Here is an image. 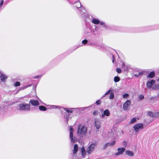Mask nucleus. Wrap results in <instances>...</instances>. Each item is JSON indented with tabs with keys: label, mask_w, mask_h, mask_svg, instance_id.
<instances>
[{
	"label": "nucleus",
	"mask_w": 159,
	"mask_h": 159,
	"mask_svg": "<svg viewBox=\"0 0 159 159\" xmlns=\"http://www.w3.org/2000/svg\"><path fill=\"white\" fill-rule=\"evenodd\" d=\"M149 70L148 69H146L141 70L139 69H136L133 74L136 78H139L143 75L147 76Z\"/></svg>",
	"instance_id": "obj_1"
},
{
	"label": "nucleus",
	"mask_w": 159,
	"mask_h": 159,
	"mask_svg": "<svg viewBox=\"0 0 159 159\" xmlns=\"http://www.w3.org/2000/svg\"><path fill=\"white\" fill-rule=\"evenodd\" d=\"M87 133V129L81 124H80L77 130V134L79 135H85Z\"/></svg>",
	"instance_id": "obj_2"
},
{
	"label": "nucleus",
	"mask_w": 159,
	"mask_h": 159,
	"mask_svg": "<svg viewBox=\"0 0 159 159\" xmlns=\"http://www.w3.org/2000/svg\"><path fill=\"white\" fill-rule=\"evenodd\" d=\"M159 76V70H156L155 71L152 70V71H149L146 77L147 78L152 79L156 76Z\"/></svg>",
	"instance_id": "obj_3"
},
{
	"label": "nucleus",
	"mask_w": 159,
	"mask_h": 159,
	"mask_svg": "<svg viewBox=\"0 0 159 159\" xmlns=\"http://www.w3.org/2000/svg\"><path fill=\"white\" fill-rule=\"evenodd\" d=\"M30 105L25 103L20 104L19 105V110L21 111H28L30 110Z\"/></svg>",
	"instance_id": "obj_4"
},
{
	"label": "nucleus",
	"mask_w": 159,
	"mask_h": 159,
	"mask_svg": "<svg viewBox=\"0 0 159 159\" xmlns=\"http://www.w3.org/2000/svg\"><path fill=\"white\" fill-rule=\"evenodd\" d=\"M135 132H138L140 130H142L144 128L143 123H140L135 125L133 127Z\"/></svg>",
	"instance_id": "obj_5"
},
{
	"label": "nucleus",
	"mask_w": 159,
	"mask_h": 159,
	"mask_svg": "<svg viewBox=\"0 0 159 159\" xmlns=\"http://www.w3.org/2000/svg\"><path fill=\"white\" fill-rule=\"evenodd\" d=\"M86 27L84 30V34L85 35H89V34L92 32V28L89 25H88L87 24H85Z\"/></svg>",
	"instance_id": "obj_6"
},
{
	"label": "nucleus",
	"mask_w": 159,
	"mask_h": 159,
	"mask_svg": "<svg viewBox=\"0 0 159 159\" xmlns=\"http://www.w3.org/2000/svg\"><path fill=\"white\" fill-rule=\"evenodd\" d=\"M96 145V143L91 144L86 149V152L89 154H91Z\"/></svg>",
	"instance_id": "obj_7"
},
{
	"label": "nucleus",
	"mask_w": 159,
	"mask_h": 159,
	"mask_svg": "<svg viewBox=\"0 0 159 159\" xmlns=\"http://www.w3.org/2000/svg\"><path fill=\"white\" fill-rule=\"evenodd\" d=\"M112 90L111 88H110L108 91L103 95L102 96V98L104 97L110 93V95L109 96V98L110 99H113L114 98V96L113 93L112 92Z\"/></svg>",
	"instance_id": "obj_8"
},
{
	"label": "nucleus",
	"mask_w": 159,
	"mask_h": 159,
	"mask_svg": "<svg viewBox=\"0 0 159 159\" xmlns=\"http://www.w3.org/2000/svg\"><path fill=\"white\" fill-rule=\"evenodd\" d=\"M131 104V102L130 100H127L124 103L123 105V108L124 110L128 111L129 110L130 108V105Z\"/></svg>",
	"instance_id": "obj_9"
},
{
	"label": "nucleus",
	"mask_w": 159,
	"mask_h": 159,
	"mask_svg": "<svg viewBox=\"0 0 159 159\" xmlns=\"http://www.w3.org/2000/svg\"><path fill=\"white\" fill-rule=\"evenodd\" d=\"M156 26H148L147 27H145L143 28H141L142 31H140V32H144L148 31L151 30H156L157 28L156 27Z\"/></svg>",
	"instance_id": "obj_10"
},
{
	"label": "nucleus",
	"mask_w": 159,
	"mask_h": 159,
	"mask_svg": "<svg viewBox=\"0 0 159 159\" xmlns=\"http://www.w3.org/2000/svg\"><path fill=\"white\" fill-rule=\"evenodd\" d=\"M125 149L124 148H119L117 149L118 152L115 153V155L118 156L119 155H122L125 151Z\"/></svg>",
	"instance_id": "obj_11"
},
{
	"label": "nucleus",
	"mask_w": 159,
	"mask_h": 159,
	"mask_svg": "<svg viewBox=\"0 0 159 159\" xmlns=\"http://www.w3.org/2000/svg\"><path fill=\"white\" fill-rule=\"evenodd\" d=\"M70 138L71 139L72 142L75 143V138H73V130L72 127H70Z\"/></svg>",
	"instance_id": "obj_12"
},
{
	"label": "nucleus",
	"mask_w": 159,
	"mask_h": 159,
	"mask_svg": "<svg viewBox=\"0 0 159 159\" xmlns=\"http://www.w3.org/2000/svg\"><path fill=\"white\" fill-rule=\"evenodd\" d=\"M155 81L154 80H151L148 82L147 83V86L148 88H152V87L155 84Z\"/></svg>",
	"instance_id": "obj_13"
},
{
	"label": "nucleus",
	"mask_w": 159,
	"mask_h": 159,
	"mask_svg": "<svg viewBox=\"0 0 159 159\" xmlns=\"http://www.w3.org/2000/svg\"><path fill=\"white\" fill-rule=\"evenodd\" d=\"M115 141H113L111 143H106L103 146V149L105 150L108 147H111L114 145L115 143Z\"/></svg>",
	"instance_id": "obj_14"
},
{
	"label": "nucleus",
	"mask_w": 159,
	"mask_h": 159,
	"mask_svg": "<svg viewBox=\"0 0 159 159\" xmlns=\"http://www.w3.org/2000/svg\"><path fill=\"white\" fill-rule=\"evenodd\" d=\"M29 103L31 104L33 106H38L39 105V102L37 100L33 99L30 100Z\"/></svg>",
	"instance_id": "obj_15"
},
{
	"label": "nucleus",
	"mask_w": 159,
	"mask_h": 159,
	"mask_svg": "<svg viewBox=\"0 0 159 159\" xmlns=\"http://www.w3.org/2000/svg\"><path fill=\"white\" fill-rule=\"evenodd\" d=\"M110 115V112L108 109L105 110L102 113L101 115V117L102 118L104 117L105 116H109Z\"/></svg>",
	"instance_id": "obj_16"
},
{
	"label": "nucleus",
	"mask_w": 159,
	"mask_h": 159,
	"mask_svg": "<svg viewBox=\"0 0 159 159\" xmlns=\"http://www.w3.org/2000/svg\"><path fill=\"white\" fill-rule=\"evenodd\" d=\"M95 126L96 127L97 129H99L101 127V123L100 121L98 120L95 119Z\"/></svg>",
	"instance_id": "obj_17"
},
{
	"label": "nucleus",
	"mask_w": 159,
	"mask_h": 159,
	"mask_svg": "<svg viewBox=\"0 0 159 159\" xmlns=\"http://www.w3.org/2000/svg\"><path fill=\"white\" fill-rule=\"evenodd\" d=\"M92 45L95 46L96 48L98 49H100L101 48H104L103 45H100L96 42L92 43Z\"/></svg>",
	"instance_id": "obj_18"
},
{
	"label": "nucleus",
	"mask_w": 159,
	"mask_h": 159,
	"mask_svg": "<svg viewBox=\"0 0 159 159\" xmlns=\"http://www.w3.org/2000/svg\"><path fill=\"white\" fill-rule=\"evenodd\" d=\"M85 19H84V21L85 22V24H87V23H88L89 22L91 21V19H90V16L89 15H86L84 16Z\"/></svg>",
	"instance_id": "obj_19"
},
{
	"label": "nucleus",
	"mask_w": 159,
	"mask_h": 159,
	"mask_svg": "<svg viewBox=\"0 0 159 159\" xmlns=\"http://www.w3.org/2000/svg\"><path fill=\"white\" fill-rule=\"evenodd\" d=\"M125 153L127 155L130 157H133L134 155V153L132 151L129 150L126 151Z\"/></svg>",
	"instance_id": "obj_20"
},
{
	"label": "nucleus",
	"mask_w": 159,
	"mask_h": 159,
	"mask_svg": "<svg viewBox=\"0 0 159 159\" xmlns=\"http://www.w3.org/2000/svg\"><path fill=\"white\" fill-rule=\"evenodd\" d=\"M94 26L95 27V28L94 29H93V34L95 36H97L98 35V34L96 32L98 31V30L99 28L96 25H95Z\"/></svg>",
	"instance_id": "obj_21"
},
{
	"label": "nucleus",
	"mask_w": 159,
	"mask_h": 159,
	"mask_svg": "<svg viewBox=\"0 0 159 159\" xmlns=\"http://www.w3.org/2000/svg\"><path fill=\"white\" fill-rule=\"evenodd\" d=\"M92 23L98 25L99 23H100V21L99 20L96 19L94 18H93L92 20H91Z\"/></svg>",
	"instance_id": "obj_22"
},
{
	"label": "nucleus",
	"mask_w": 159,
	"mask_h": 159,
	"mask_svg": "<svg viewBox=\"0 0 159 159\" xmlns=\"http://www.w3.org/2000/svg\"><path fill=\"white\" fill-rule=\"evenodd\" d=\"M100 25H101L102 26V27H104L105 29H108V28L110 29V28L109 27V26L105 25V22H100Z\"/></svg>",
	"instance_id": "obj_23"
},
{
	"label": "nucleus",
	"mask_w": 159,
	"mask_h": 159,
	"mask_svg": "<svg viewBox=\"0 0 159 159\" xmlns=\"http://www.w3.org/2000/svg\"><path fill=\"white\" fill-rule=\"evenodd\" d=\"M0 74H1L0 76L1 80H6L7 79V76L2 73L1 71H0Z\"/></svg>",
	"instance_id": "obj_24"
},
{
	"label": "nucleus",
	"mask_w": 159,
	"mask_h": 159,
	"mask_svg": "<svg viewBox=\"0 0 159 159\" xmlns=\"http://www.w3.org/2000/svg\"><path fill=\"white\" fill-rule=\"evenodd\" d=\"M78 150V145L77 144H75L74 145L73 150V152L74 154H75L77 152Z\"/></svg>",
	"instance_id": "obj_25"
},
{
	"label": "nucleus",
	"mask_w": 159,
	"mask_h": 159,
	"mask_svg": "<svg viewBox=\"0 0 159 159\" xmlns=\"http://www.w3.org/2000/svg\"><path fill=\"white\" fill-rule=\"evenodd\" d=\"M122 67L123 70L125 71H127L128 70L127 67L126 66L124 62L122 63Z\"/></svg>",
	"instance_id": "obj_26"
},
{
	"label": "nucleus",
	"mask_w": 159,
	"mask_h": 159,
	"mask_svg": "<svg viewBox=\"0 0 159 159\" xmlns=\"http://www.w3.org/2000/svg\"><path fill=\"white\" fill-rule=\"evenodd\" d=\"M43 75V74L40 75L33 77H30V78H29L28 79L30 80H31L32 79H38L39 78H40Z\"/></svg>",
	"instance_id": "obj_27"
},
{
	"label": "nucleus",
	"mask_w": 159,
	"mask_h": 159,
	"mask_svg": "<svg viewBox=\"0 0 159 159\" xmlns=\"http://www.w3.org/2000/svg\"><path fill=\"white\" fill-rule=\"evenodd\" d=\"M82 155L83 157H84L86 154L85 149L84 147H82L81 149Z\"/></svg>",
	"instance_id": "obj_28"
},
{
	"label": "nucleus",
	"mask_w": 159,
	"mask_h": 159,
	"mask_svg": "<svg viewBox=\"0 0 159 159\" xmlns=\"http://www.w3.org/2000/svg\"><path fill=\"white\" fill-rule=\"evenodd\" d=\"M156 98V97H152L148 99V101L149 103H152L154 101V99Z\"/></svg>",
	"instance_id": "obj_29"
},
{
	"label": "nucleus",
	"mask_w": 159,
	"mask_h": 159,
	"mask_svg": "<svg viewBox=\"0 0 159 159\" xmlns=\"http://www.w3.org/2000/svg\"><path fill=\"white\" fill-rule=\"evenodd\" d=\"M138 118H133L131 120V121L130 122V123L131 124L134 123L136 122L137 121V120H138Z\"/></svg>",
	"instance_id": "obj_30"
},
{
	"label": "nucleus",
	"mask_w": 159,
	"mask_h": 159,
	"mask_svg": "<svg viewBox=\"0 0 159 159\" xmlns=\"http://www.w3.org/2000/svg\"><path fill=\"white\" fill-rule=\"evenodd\" d=\"M39 110L41 111H45L46 110V107L43 106H40L39 107Z\"/></svg>",
	"instance_id": "obj_31"
},
{
	"label": "nucleus",
	"mask_w": 159,
	"mask_h": 159,
	"mask_svg": "<svg viewBox=\"0 0 159 159\" xmlns=\"http://www.w3.org/2000/svg\"><path fill=\"white\" fill-rule=\"evenodd\" d=\"M152 89H159V85L155 84L152 87Z\"/></svg>",
	"instance_id": "obj_32"
},
{
	"label": "nucleus",
	"mask_w": 159,
	"mask_h": 159,
	"mask_svg": "<svg viewBox=\"0 0 159 159\" xmlns=\"http://www.w3.org/2000/svg\"><path fill=\"white\" fill-rule=\"evenodd\" d=\"M148 114L150 116L154 118V113L151 111H148Z\"/></svg>",
	"instance_id": "obj_33"
},
{
	"label": "nucleus",
	"mask_w": 159,
	"mask_h": 159,
	"mask_svg": "<svg viewBox=\"0 0 159 159\" xmlns=\"http://www.w3.org/2000/svg\"><path fill=\"white\" fill-rule=\"evenodd\" d=\"M154 118H159V116L158 114V111L154 113Z\"/></svg>",
	"instance_id": "obj_34"
},
{
	"label": "nucleus",
	"mask_w": 159,
	"mask_h": 159,
	"mask_svg": "<svg viewBox=\"0 0 159 159\" xmlns=\"http://www.w3.org/2000/svg\"><path fill=\"white\" fill-rule=\"evenodd\" d=\"M88 41V40L85 39L82 41V43L84 45H85L86 44H87Z\"/></svg>",
	"instance_id": "obj_35"
},
{
	"label": "nucleus",
	"mask_w": 159,
	"mask_h": 159,
	"mask_svg": "<svg viewBox=\"0 0 159 159\" xmlns=\"http://www.w3.org/2000/svg\"><path fill=\"white\" fill-rule=\"evenodd\" d=\"M116 71L119 74L121 72V69L119 68H118L116 69Z\"/></svg>",
	"instance_id": "obj_36"
},
{
	"label": "nucleus",
	"mask_w": 159,
	"mask_h": 159,
	"mask_svg": "<svg viewBox=\"0 0 159 159\" xmlns=\"http://www.w3.org/2000/svg\"><path fill=\"white\" fill-rule=\"evenodd\" d=\"M20 83L19 82H16L14 84V85L15 86H20Z\"/></svg>",
	"instance_id": "obj_37"
},
{
	"label": "nucleus",
	"mask_w": 159,
	"mask_h": 159,
	"mask_svg": "<svg viewBox=\"0 0 159 159\" xmlns=\"http://www.w3.org/2000/svg\"><path fill=\"white\" fill-rule=\"evenodd\" d=\"M112 62L113 63H114L115 62V63H116V61L115 60V56L113 55H112Z\"/></svg>",
	"instance_id": "obj_38"
},
{
	"label": "nucleus",
	"mask_w": 159,
	"mask_h": 159,
	"mask_svg": "<svg viewBox=\"0 0 159 159\" xmlns=\"http://www.w3.org/2000/svg\"><path fill=\"white\" fill-rule=\"evenodd\" d=\"M129 96V95L127 93H125V94H124L123 95V98H127V97H128V96Z\"/></svg>",
	"instance_id": "obj_39"
},
{
	"label": "nucleus",
	"mask_w": 159,
	"mask_h": 159,
	"mask_svg": "<svg viewBox=\"0 0 159 159\" xmlns=\"http://www.w3.org/2000/svg\"><path fill=\"white\" fill-rule=\"evenodd\" d=\"M65 110H66V112L67 113H72L73 112V111L71 110H69L68 109H67V108H66L64 109Z\"/></svg>",
	"instance_id": "obj_40"
},
{
	"label": "nucleus",
	"mask_w": 159,
	"mask_h": 159,
	"mask_svg": "<svg viewBox=\"0 0 159 159\" xmlns=\"http://www.w3.org/2000/svg\"><path fill=\"white\" fill-rule=\"evenodd\" d=\"M68 2H69V3L71 4H75L76 2H77V1H75L74 2H71L70 1H69L68 0Z\"/></svg>",
	"instance_id": "obj_41"
},
{
	"label": "nucleus",
	"mask_w": 159,
	"mask_h": 159,
	"mask_svg": "<svg viewBox=\"0 0 159 159\" xmlns=\"http://www.w3.org/2000/svg\"><path fill=\"white\" fill-rule=\"evenodd\" d=\"M139 97L140 100H142L144 98V96L143 95H139Z\"/></svg>",
	"instance_id": "obj_42"
},
{
	"label": "nucleus",
	"mask_w": 159,
	"mask_h": 159,
	"mask_svg": "<svg viewBox=\"0 0 159 159\" xmlns=\"http://www.w3.org/2000/svg\"><path fill=\"white\" fill-rule=\"evenodd\" d=\"M86 107H82L81 108H73V109H81V111H84Z\"/></svg>",
	"instance_id": "obj_43"
},
{
	"label": "nucleus",
	"mask_w": 159,
	"mask_h": 159,
	"mask_svg": "<svg viewBox=\"0 0 159 159\" xmlns=\"http://www.w3.org/2000/svg\"><path fill=\"white\" fill-rule=\"evenodd\" d=\"M4 1L1 0L0 2V7H1L3 4Z\"/></svg>",
	"instance_id": "obj_44"
},
{
	"label": "nucleus",
	"mask_w": 159,
	"mask_h": 159,
	"mask_svg": "<svg viewBox=\"0 0 159 159\" xmlns=\"http://www.w3.org/2000/svg\"><path fill=\"white\" fill-rule=\"evenodd\" d=\"M93 115L94 116H96L97 115H98V111H93Z\"/></svg>",
	"instance_id": "obj_45"
},
{
	"label": "nucleus",
	"mask_w": 159,
	"mask_h": 159,
	"mask_svg": "<svg viewBox=\"0 0 159 159\" xmlns=\"http://www.w3.org/2000/svg\"><path fill=\"white\" fill-rule=\"evenodd\" d=\"M96 103L97 105H99L101 103L100 100H98L96 102Z\"/></svg>",
	"instance_id": "obj_46"
},
{
	"label": "nucleus",
	"mask_w": 159,
	"mask_h": 159,
	"mask_svg": "<svg viewBox=\"0 0 159 159\" xmlns=\"http://www.w3.org/2000/svg\"><path fill=\"white\" fill-rule=\"evenodd\" d=\"M113 80H120V79L118 76H116L114 77Z\"/></svg>",
	"instance_id": "obj_47"
},
{
	"label": "nucleus",
	"mask_w": 159,
	"mask_h": 159,
	"mask_svg": "<svg viewBox=\"0 0 159 159\" xmlns=\"http://www.w3.org/2000/svg\"><path fill=\"white\" fill-rule=\"evenodd\" d=\"M87 43H87V45H92V43L90 42L89 41H88Z\"/></svg>",
	"instance_id": "obj_48"
},
{
	"label": "nucleus",
	"mask_w": 159,
	"mask_h": 159,
	"mask_svg": "<svg viewBox=\"0 0 159 159\" xmlns=\"http://www.w3.org/2000/svg\"><path fill=\"white\" fill-rule=\"evenodd\" d=\"M123 144L124 146H126L127 145V142L125 141L123 142Z\"/></svg>",
	"instance_id": "obj_49"
},
{
	"label": "nucleus",
	"mask_w": 159,
	"mask_h": 159,
	"mask_svg": "<svg viewBox=\"0 0 159 159\" xmlns=\"http://www.w3.org/2000/svg\"><path fill=\"white\" fill-rule=\"evenodd\" d=\"M52 106L53 107H53V108H59L60 107L59 106H54V105H52Z\"/></svg>",
	"instance_id": "obj_50"
},
{
	"label": "nucleus",
	"mask_w": 159,
	"mask_h": 159,
	"mask_svg": "<svg viewBox=\"0 0 159 159\" xmlns=\"http://www.w3.org/2000/svg\"><path fill=\"white\" fill-rule=\"evenodd\" d=\"M31 84H30V85H28L27 86H25L24 87V88H27V87H30V86H31Z\"/></svg>",
	"instance_id": "obj_51"
},
{
	"label": "nucleus",
	"mask_w": 159,
	"mask_h": 159,
	"mask_svg": "<svg viewBox=\"0 0 159 159\" xmlns=\"http://www.w3.org/2000/svg\"><path fill=\"white\" fill-rule=\"evenodd\" d=\"M20 78H19L18 77H17V78H15V79H12V80H20V79H20Z\"/></svg>",
	"instance_id": "obj_52"
},
{
	"label": "nucleus",
	"mask_w": 159,
	"mask_h": 159,
	"mask_svg": "<svg viewBox=\"0 0 159 159\" xmlns=\"http://www.w3.org/2000/svg\"><path fill=\"white\" fill-rule=\"evenodd\" d=\"M80 6L82 8H83V9H84V7H83V6H82V5H81V3H80Z\"/></svg>",
	"instance_id": "obj_53"
},
{
	"label": "nucleus",
	"mask_w": 159,
	"mask_h": 159,
	"mask_svg": "<svg viewBox=\"0 0 159 159\" xmlns=\"http://www.w3.org/2000/svg\"><path fill=\"white\" fill-rule=\"evenodd\" d=\"M103 109H100V111L101 112H102L103 111Z\"/></svg>",
	"instance_id": "obj_54"
},
{
	"label": "nucleus",
	"mask_w": 159,
	"mask_h": 159,
	"mask_svg": "<svg viewBox=\"0 0 159 159\" xmlns=\"http://www.w3.org/2000/svg\"><path fill=\"white\" fill-rule=\"evenodd\" d=\"M120 80H114V81L115 82H118Z\"/></svg>",
	"instance_id": "obj_55"
},
{
	"label": "nucleus",
	"mask_w": 159,
	"mask_h": 159,
	"mask_svg": "<svg viewBox=\"0 0 159 159\" xmlns=\"http://www.w3.org/2000/svg\"><path fill=\"white\" fill-rule=\"evenodd\" d=\"M156 76V77H157V79H156V80H159V77H157V76Z\"/></svg>",
	"instance_id": "obj_56"
},
{
	"label": "nucleus",
	"mask_w": 159,
	"mask_h": 159,
	"mask_svg": "<svg viewBox=\"0 0 159 159\" xmlns=\"http://www.w3.org/2000/svg\"><path fill=\"white\" fill-rule=\"evenodd\" d=\"M2 81H3V82H4L5 81V80H2Z\"/></svg>",
	"instance_id": "obj_57"
},
{
	"label": "nucleus",
	"mask_w": 159,
	"mask_h": 159,
	"mask_svg": "<svg viewBox=\"0 0 159 159\" xmlns=\"http://www.w3.org/2000/svg\"><path fill=\"white\" fill-rule=\"evenodd\" d=\"M158 114L159 116V111H158Z\"/></svg>",
	"instance_id": "obj_58"
},
{
	"label": "nucleus",
	"mask_w": 159,
	"mask_h": 159,
	"mask_svg": "<svg viewBox=\"0 0 159 159\" xmlns=\"http://www.w3.org/2000/svg\"><path fill=\"white\" fill-rule=\"evenodd\" d=\"M75 48V50L77 48Z\"/></svg>",
	"instance_id": "obj_59"
},
{
	"label": "nucleus",
	"mask_w": 159,
	"mask_h": 159,
	"mask_svg": "<svg viewBox=\"0 0 159 159\" xmlns=\"http://www.w3.org/2000/svg\"><path fill=\"white\" fill-rule=\"evenodd\" d=\"M78 1L79 2H80V1L79 0H78Z\"/></svg>",
	"instance_id": "obj_60"
}]
</instances>
